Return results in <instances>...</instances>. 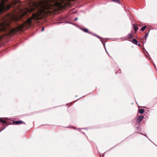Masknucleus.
I'll use <instances>...</instances> for the list:
<instances>
[{"label": "nucleus", "mask_w": 157, "mask_h": 157, "mask_svg": "<svg viewBox=\"0 0 157 157\" xmlns=\"http://www.w3.org/2000/svg\"><path fill=\"white\" fill-rule=\"evenodd\" d=\"M0 13L9 10L11 5L6 6L5 2L7 0H1ZM49 0H43L38 2H30L29 7L21 10L18 14H9L2 17L0 22V40L7 36H9L17 32L22 31L26 26L38 19L45 17L49 13Z\"/></svg>", "instance_id": "nucleus-1"}, {"label": "nucleus", "mask_w": 157, "mask_h": 157, "mask_svg": "<svg viewBox=\"0 0 157 157\" xmlns=\"http://www.w3.org/2000/svg\"><path fill=\"white\" fill-rule=\"evenodd\" d=\"M75 0H50V15L56 14L58 10H62L71 5V1Z\"/></svg>", "instance_id": "nucleus-2"}, {"label": "nucleus", "mask_w": 157, "mask_h": 157, "mask_svg": "<svg viewBox=\"0 0 157 157\" xmlns=\"http://www.w3.org/2000/svg\"><path fill=\"white\" fill-rule=\"evenodd\" d=\"M144 118V116H140L136 120V122L138 123H140Z\"/></svg>", "instance_id": "nucleus-3"}, {"label": "nucleus", "mask_w": 157, "mask_h": 157, "mask_svg": "<svg viewBox=\"0 0 157 157\" xmlns=\"http://www.w3.org/2000/svg\"><path fill=\"white\" fill-rule=\"evenodd\" d=\"M133 37V36L132 33H129L127 36V39L129 40H130Z\"/></svg>", "instance_id": "nucleus-4"}, {"label": "nucleus", "mask_w": 157, "mask_h": 157, "mask_svg": "<svg viewBox=\"0 0 157 157\" xmlns=\"http://www.w3.org/2000/svg\"><path fill=\"white\" fill-rule=\"evenodd\" d=\"M81 29L82 31H83L85 33H91L90 32H88V30L87 29H86L85 28H82Z\"/></svg>", "instance_id": "nucleus-5"}, {"label": "nucleus", "mask_w": 157, "mask_h": 157, "mask_svg": "<svg viewBox=\"0 0 157 157\" xmlns=\"http://www.w3.org/2000/svg\"><path fill=\"white\" fill-rule=\"evenodd\" d=\"M14 124H21L22 123H24V122L21 121H15L13 122Z\"/></svg>", "instance_id": "nucleus-6"}, {"label": "nucleus", "mask_w": 157, "mask_h": 157, "mask_svg": "<svg viewBox=\"0 0 157 157\" xmlns=\"http://www.w3.org/2000/svg\"><path fill=\"white\" fill-rule=\"evenodd\" d=\"M132 42L136 45H138V44L139 43V42L135 39H133Z\"/></svg>", "instance_id": "nucleus-7"}, {"label": "nucleus", "mask_w": 157, "mask_h": 157, "mask_svg": "<svg viewBox=\"0 0 157 157\" xmlns=\"http://www.w3.org/2000/svg\"><path fill=\"white\" fill-rule=\"evenodd\" d=\"M133 26L135 31V32H136L137 31V30L138 29V27L137 26H136L135 25H133Z\"/></svg>", "instance_id": "nucleus-8"}, {"label": "nucleus", "mask_w": 157, "mask_h": 157, "mask_svg": "<svg viewBox=\"0 0 157 157\" xmlns=\"http://www.w3.org/2000/svg\"><path fill=\"white\" fill-rule=\"evenodd\" d=\"M145 110L143 109H140L139 110V112L140 114H143Z\"/></svg>", "instance_id": "nucleus-9"}, {"label": "nucleus", "mask_w": 157, "mask_h": 157, "mask_svg": "<svg viewBox=\"0 0 157 157\" xmlns=\"http://www.w3.org/2000/svg\"><path fill=\"white\" fill-rule=\"evenodd\" d=\"M147 27L146 26H143L142 27L141 30L142 31H143L144 30L146 29L147 28Z\"/></svg>", "instance_id": "nucleus-10"}, {"label": "nucleus", "mask_w": 157, "mask_h": 157, "mask_svg": "<svg viewBox=\"0 0 157 157\" xmlns=\"http://www.w3.org/2000/svg\"><path fill=\"white\" fill-rule=\"evenodd\" d=\"M0 121L4 124H6V121L0 118Z\"/></svg>", "instance_id": "nucleus-11"}, {"label": "nucleus", "mask_w": 157, "mask_h": 157, "mask_svg": "<svg viewBox=\"0 0 157 157\" xmlns=\"http://www.w3.org/2000/svg\"><path fill=\"white\" fill-rule=\"evenodd\" d=\"M111 0L113 2H114L118 3H120V1L119 0Z\"/></svg>", "instance_id": "nucleus-12"}, {"label": "nucleus", "mask_w": 157, "mask_h": 157, "mask_svg": "<svg viewBox=\"0 0 157 157\" xmlns=\"http://www.w3.org/2000/svg\"><path fill=\"white\" fill-rule=\"evenodd\" d=\"M148 33H147L146 34V35H145V40H146V38L148 36Z\"/></svg>", "instance_id": "nucleus-13"}, {"label": "nucleus", "mask_w": 157, "mask_h": 157, "mask_svg": "<svg viewBox=\"0 0 157 157\" xmlns=\"http://www.w3.org/2000/svg\"><path fill=\"white\" fill-rule=\"evenodd\" d=\"M44 31V27L42 28L41 29V31Z\"/></svg>", "instance_id": "nucleus-14"}, {"label": "nucleus", "mask_w": 157, "mask_h": 157, "mask_svg": "<svg viewBox=\"0 0 157 157\" xmlns=\"http://www.w3.org/2000/svg\"><path fill=\"white\" fill-rule=\"evenodd\" d=\"M139 46H140V45L139 44V43L138 44V45Z\"/></svg>", "instance_id": "nucleus-15"}, {"label": "nucleus", "mask_w": 157, "mask_h": 157, "mask_svg": "<svg viewBox=\"0 0 157 157\" xmlns=\"http://www.w3.org/2000/svg\"><path fill=\"white\" fill-rule=\"evenodd\" d=\"M77 18H75V20H77Z\"/></svg>", "instance_id": "nucleus-16"}]
</instances>
